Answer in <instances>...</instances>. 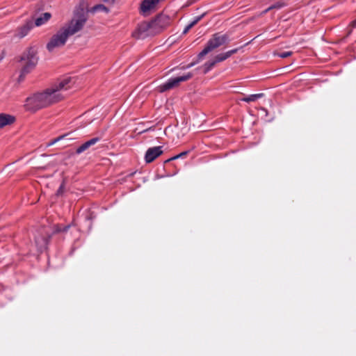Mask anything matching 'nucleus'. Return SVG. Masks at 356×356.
I'll return each instance as SVG.
<instances>
[{"label": "nucleus", "mask_w": 356, "mask_h": 356, "mask_svg": "<svg viewBox=\"0 0 356 356\" xmlns=\"http://www.w3.org/2000/svg\"><path fill=\"white\" fill-rule=\"evenodd\" d=\"M74 83L71 77H65L43 92L27 97L24 106L26 110L36 111L56 103L64 98V92L71 88Z\"/></svg>", "instance_id": "f257e3e1"}, {"label": "nucleus", "mask_w": 356, "mask_h": 356, "mask_svg": "<svg viewBox=\"0 0 356 356\" xmlns=\"http://www.w3.org/2000/svg\"><path fill=\"white\" fill-rule=\"evenodd\" d=\"M83 4L76 7L73 17L71 20L63 26L50 38L47 44V49L49 51H53L56 48L64 46L69 37L80 31L88 20L87 11Z\"/></svg>", "instance_id": "f03ea898"}, {"label": "nucleus", "mask_w": 356, "mask_h": 356, "mask_svg": "<svg viewBox=\"0 0 356 356\" xmlns=\"http://www.w3.org/2000/svg\"><path fill=\"white\" fill-rule=\"evenodd\" d=\"M38 61L36 51L33 47L28 48L21 56L19 62L22 69L19 79H22L27 74L31 72L36 66Z\"/></svg>", "instance_id": "7ed1b4c3"}, {"label": "nucleus", "mask_w": 356, "mask_h": 356, "mask_svg": "<svg viewBox=\"0 0 356 356\" xmlns=\"http://www.w3.org/2000/svg\"><path fill=\"white\" fill-rule=\"evenodd\" d=\"M230 40L229 35L227 33L222 34L220 33H216L213 34L207 42L206 46L203 50L199 53L197 56L198 58L202 59L209 52L222 45L229 43Z\"/></svg>", "instance_id": "20e7f679"}, {"label": "nucleus", "mask_w": 356, "mask_h": 356, "mask_svg": "<svg viewBox=\"0 0 356 356\" xmlns=\"http://www.w3.org/2000/svg\"><path fill=\"white\" fill-rule=\"evenodd\" d=\"M192 76L193 74L191 72H188L186 74L183 76L170 78L166 82L159 86L158 90L160 92H164L167 90H171L178 86L181 82L186 81L190 79Z\"/></svg>", "instance_id": "39448f33"}, {"label": "nucleus", "mask_w": 356, "mask_h": 356, "mask_svg": "<svg viewBox=\"0 0 356 356\" xmlns=\"http://www.w3.org/2000/svg\"><path fill=\"white\" fill-rule=\"evenodd\" d=\"M34 25L32 20L26 21L23 25L19 26L15 31L14 38L22 39L26 36Z\"/></svg>", "instance_id": "423d86ee"}, {"label": "nucleus", "mask_w": 356, "mask_h": 356, "mask_svg": "<svg viewBox=\"0 0 356 356\" xmlns=\"http://www.w3.org/2000/svg\"><path fill=\"white\" fill-rule=\"evenodd\" d=\"M163 150L161 146H157L149 148L145 155V162L149 163L154 161L157 157L162 154Z\"/></svg>", "instance_id": "0eeeda50"}, {"label": "nucleus", "mask_w": 356, "mask_h": 356, "mask_svg": "<svg viewBox=\"0 0 356 356\" xmlns=\"http://www.w3.org/2000/svg\"><path fill=\"white\" fill-rule=\"evenodd\" d=\"M49 238L50 235L47 233H45V234H40L35 236V245L39 251L42 252L47 248Z\"/></svg>", "instance_id": "6e6552de"}, {"label": "nucleus", "mask_w": 356, "mask_h": 356, "mask_svg": "<svg viewBox=\"0 0 356 356\" xmlns=\"http://www.w3.org/2000/svg\"><path fill=\"white\" fill-rule=\"evenodd\" d=\"M152 24L154 27H159L162 29L165 28L170 24V18L168 16L160 14L152 20Z\"/></svg>", "instance_id": "1a4fd4ad"}, {"label": "nucleus", "mask_w": 356, "mask_h": 356, "mask_svg": "<svg viewBox=\"0 0 356 356\" xmlns=\"http://www.w3.org/2000/svg\"><path fill=\"white\" fill-rule=\"evenodd\" d=\"M99 140H100V138L99 137H95V138H91L90 140L86 141V143L82 144L81 146H79L76 149V153L78 154H81L82 152H83L86 150H87L90 147L95 145Z\"/></svg>", "instance_id": "9d476101"}, {"label": "nucleus", "mask_w": 356, "mask_h": 356, "mask_svg": "<svg viewBox=\"0 0 356 356\" xmlns=\"http://www.w3.org/2000/svg\"><path fill=\"white\" fill-rule=\"evenodd\" d=\"M81 4L84 5L83 6H84L86 10L87 11V17H88V13L89 12L92 13H97V12H104V13H108V8H106L103 4H97V5L95 6L92 7L91 8L88 9L87 8V6L86 5V3L84 2H82V3H80L79 5L77 7H79Z\"/></svg>", "instance_id": "9b49d317"}, {"label": "nucleus", "mask_w": 356, "mask_h": 356, "mask_svg": "<svg viewBox=\"0 0 356 356\" xmlns=\"http://www.w3.org/2000/svg\"><path fill=\"white\" fill-rule=\"evenodd\" d=\"M15 117L6 113L0 114V128H3L6 125H10L15 122Z\"/></svg>", "instance_id": "f8f14e48"}, {"label": "nucleus", "mask_w": 356, "mask_h": 356, "mask_svg": "<svg viewBox=\"0 0 356 356\" xmlns=\"http://www.w3.org/2000/svg\"><path fill=\"white\" fill-rule=\"evenodd\" d=\"M51 15L49 13H44L42 15V16L38 17L35 21V25L36 26H42V24H45L47 22H48Z\"/></svg>", "instance_id": "ddd939ff"}, {"label": "nucleus", "mask_w": 356, "mask_h": 356, "mask_svg": "<svg viewBox=\"0 0 356 356\" xmlns=\"http://www.w3.org/2000/svg\"><path fill=\"white\" fill-rule=\"evenodd\" d=\"M154 25L152 24V21L149 23H142L138 27V31L139 32L140 37L143 36V34L147 31L150 28H154Z\"/></svg>", "instance_id": "4468645a"}, {"label": "nucleus", "mask_w": 356, "mask_h": 356, "mask_svg": "<svg viewBox=\"0 0 356 356\" xmlns=\"http://www.w3.org/2000/svg\"><path fill=\"white\" fill-rule=\"evenodd\" d=\"M263 95H264L263 93L250 95L249 96H247L245 97L242 98L241 101H243V102H255L258 99H259L261 97H263Z\"/></svg>", "instance_id": "2eb2a0df"}, {"label": "nucleus", "mask_w": 356, "mask_h": 356, "mask_svg": "<svg viewBox=\"0 0 356 356\" xmlns=\"http://www.w3.org/2000/svg\"><path fill=\"white\" fill-rule=\"evenodd\" d=\"M216 64V62L215 59L209 60L207 63H205L204 65V73L206 74L209 71H210L215 66Z\"/></svg>", "instance_id": "dca6fc26"}, {"label": "nucleus", "mask_w": 356, "mask_h": 356, "mask_svg": "<svg viewBox=\"0 0 356 356\" xmlns=\"http://www.w3.org/2000/svg\"><path fill=\"white\" fill-rule=\"evenodd\" d=\"M70 135V134H64V135H62V136H60L53 140H51L47 145V146H51L53 145H54L56 143L63 140V139H67V140H71V138H67L68 136Z\"/></svg>", "instance_id": "f3484780"}, {"label": "nucleus", "mask_w": 356, "mask_h": 356, "mask_svg": "<svg viewBox=\"0 0 356 356\" xmlns=\"http://www.w3.org/2000/svg\"><path fill=\"white\" fill-rule=\"evenodd\" d=\"M284 6V3H281V2L276 3L274 5L271 6L269 8H268L267 9H266L264 10V13H266L268 11H269L273 8L280 9V8H282Z\"/></svg>", "instance_id": "a211bd4d"}, {"label": "nucleus", "mask_w": 356, "mask_h": 356, "mask_svg": "<svg viewBox=\"0 0 356 356\" xmlns=\"http://www.w3.org/2000/svg\"><path fill=\"white\" fill-rule=\"evenodd\" d=\"M238 49H237V48L229 50L225 53H221V54L223 55L225 59L226 60L228 58H229L232 55L236 54L238 51Z\"/></svg>", "instance_id": "6ab92c4d"}, {"label": "nucleus", "mask_w": 356, "mask_h": 356, "mask_svg": "<svg viewBox=\"0 0 356 356\" xmlns=\"http://www.w3.org/2000/svg\"><path fill=\"white\" fill-rule=\"evenodd\" d=\"M69 227H70V225L65 226L64 227H61V226H60V225H56V228H55V232L58 233V232H67V229H69Z\"/></svg>", "instance_id": "aec40b11"}, {"label": "nucleus", "mask_w": 356, "mask_h": 356, "mask_svg": "<svg viewBox=\"0 0 356 356\" xmlns=\"http://www.w3.org/2000/svg\"><path fill=\"white\" fill-rule=\"evenodd\" d=\"M187 154H188V152H183L177 154V155H176V156L169 159L168 160V161H172V160H175V159H179V158H184V156H186Z\"/></svg>", "instance_id": "412c9836"}, {"label": "nucleus", "mask_w": 356, "mask_h": 356, "mask_svg": "<svg viewBox=\"0 0 356 356\" xmlns=\"http://www.w3.org/2000/svg\"><path fill=\"white\" fill-rule=\"evenodd\" d=\"M292 54V51H283L277 54V56L280 58H285L290 56Z\"/></svg>", "instance_id": "4be33fe9"}, {"label": "nucleus", "mask_w": 356, "mask_h": 356, "mask_svg": "<svg viewBox=\"0 0 356 356\" xmlns=\"http://www.w3.org/2000/svg\"><path fill=\"white\" fill-rule=\"evenodd\" d=\"M214 59L216 60V63L225 60V59L222 54H219L217 56H216Z\"/></svg>", "instance_id": "5701e85b"}, {"label": "nucleus", "mask_w": 356, "mask_h": 356, "mask_svg": "<svg viewBox=\"0 0 356 356\" xmlns=\"http://www.w3.org/2000/svg\"><path fill=\"white\" fill-rule=\"evenodd\" d=\"M204 14H202L201 15H199V16H197L195 17L194 19H193V21L195 22H196L197 24L202 19V17H204Z\"/></svg>", "instance_id": "b1692460"}, {"label": "nucleus", "mask_w": 356, "mask_h": 356, "mask_svg": "<svg viewBox=\"0 0 356 356\" xmlns=\"http://www.w3.org/2000/svg\"><path fill=\"white\" fill-rule=\"evenodd\" d=\"M191 29H192V26H191L189 25V24H188V25L184 28V31H183L182 34H184V35L186 34V33L189 31V30H190Z\"/></svg>", "instance_id": "393cba45"}, {"label": "nucleus", "mask_w": 356, "mask_h": 356, "mask_svg": "<svg viewBox=\"0 0 356 356\" xmlns=\"http://www.w3.org/2000/svg\"><path fill=\"white\" fill-rule=\"evenodd\" d=\"M196 24H197V23H196V22H195L193 20L189 23V25H190L191 26H192V28H193L195 25H196Z\"/></svg>", "instance_id": "a878e982"}, {"label": "nucleus", "mask_w": 356, "mask_h": 356, "mask_svg": "<svg viewBox=\"0 0 356 356\" xmlns=\"http://www.w3.org/2000/svg\"><path fill=\"white\" fill-rule=\"evenodd\" d=\"M193 65H194L193 63H191L188 65H187L186 68H189V67L193 66Z\"/></svg>", "instance_id": "bb28decb"}, {"label": "nucleus", "mask_w": 356, "mask_h": 356, "mask_svg": "<svg viewBox=\"0 0 356 356\" xmlns=\"http://www.w3.org/2000/svg\"><path fill=\"white\" fill-rule=\"evenodd\" d=\"M353 26L355 27L356 26V20H355L354 22H353Z\"/></svg>", "instance_id": "cd10ccee"}, {"label": "nucleus", "mask_w": 356, "mask_h": 356, "mask_svg": "<svg viewBox=\"0 0 356 356\" xmlns=\"http://www.w3.org/2000/svg\"><path fill=\"white\" fill-rule=\"evenodd\" d=\"M105 2H113L114 0H104Z\"/></svg>", "instance_id": "c85d7f7f"}, {"label": "nucleus", "mask_w": 356, "mask_h": 356, "mask_svg": "<svg viewBox=\"0 0 356 356\" xmlns=\"http://www.w3.org/2000/svg\"><path fill=\"white\" fill-rule=\"evenodd\" d=\"M60 191H62V186L60 187V188L58 189V193H60Z\"/></svg>", "instance_id": "c756f323"}, {"label": "nucleus", "mask_w": 356, "mask_h": 356, "mask_svg": "<svg viewBox=\"0 0 356 356\" xmlns=\"http://www.w3.org/2000/svg\"><path fill=\"white\" fill-rule=\"evenodd\" d=\"M3 58V55L2 54V55H1V56H0V61H1Z\"/></svg>", "instance_id": "7c9ffc66"}]
</instances>
